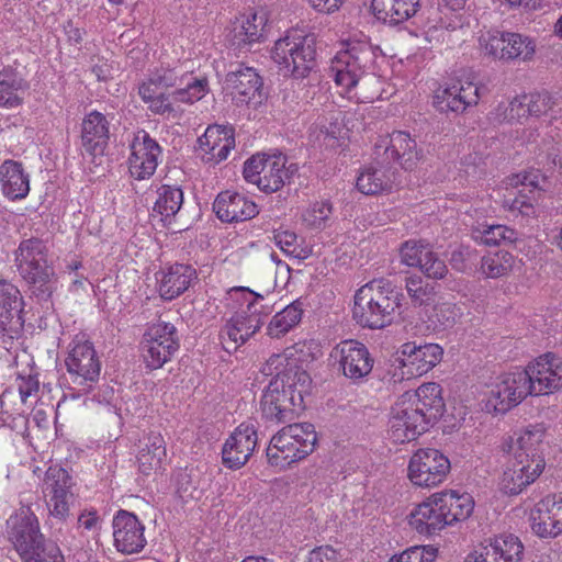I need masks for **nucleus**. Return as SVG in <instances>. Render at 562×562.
I'll return each instance as SVG.
<instances>
[{"label":"nucleus","instance_id":"6ab92c4d","mask_svg":"<svg viewBox=\"0 0 562 562\" xmlns=\"http://www.w3.org/2000/svg\"><path fill=\"white\" fill-rule=\"evenodd\" d=\"M128 159L130 173L136 180L148 179L154 175L158 165L161 148L145 131L138 132L132 146Z\"/></svg>","mask_w":562,"mask_h":562},{"label":"nucleus","instance_id":"6e6552de","mask_svg":"<svg viewBox=\"0 0 562 562\" xmlns=\"http://www.w3.org/2000/svg\"><path fill=\"white\" fill-rule=\"evenodd\" d=\"M479 44L484 56L505 63H528L537 49L533 37L516 32H486L480 36Z\"/></svg>","mask_w":562,"mask_h":562},{"label":"nucleus","instance_id":"2f4dec72","mask_svg":"<svg viewBox=\"0 0 562 562\" xmlns=\"http://www.w3.org/2000/svg\"><path fill=\"white\" fill-rule=\"evenodd\" d=\"M167 457L166 442L158 432H150L143 441L137 456L138 469L145 475L157 472Z\"/></svg>","mask_w":562,"mask_h":562},{"label":"nucleus","instance_id":"c9c22d12","mask_svg":"<svg viewBox=\"0 0 562 562\" xmlns=\"http://www.w3.org/2000/svg\"><path fill=\"white\" fill-rule=\"evenodd\" d=\"M29 88L27 82L13 70L0 71V108L13 109L23 103L22 93Z\"/></svg>","mask_w":562,"mask_h":562},{"label":"nucleus","instance_id":"ddd939ff","mask_svg":"<svg viewBox=\"0 0 562 562\" xmlns=\"http://www.w3.org/2000/svg\"><path fill=\"white\" fill-rule=\"evenodd\" d=\"M330 357L338 363L344 376L357 383L370 374L374 360L369 349L357 340H344L331 351Z\"/></svg>","mask_w":562,"mask_h":562},{"label":"nucleus","instance_id":"ea45409f","mask_svg":"<svg viewBox=\"0 0 562 562\" xmlns=\"http://www.w3.org/2000/svg\"><path fill=\"white\" fill-rule=\"evenodd\" d=\"M179 348V340H166V344L156 341H143V357L146 367L155 370L161 368L171 359Z\"/></svg>","mask_w":562,"mask_h":562},{"label":"nucleus","instance_id":"1a4fd4ad","mask_svg":"<svg viewBox=\"0 0 562 562\" xmlns=\"http://www.w3.org/2000/svg\"><path fill=\"white\" fill-rule=\"evenodd\" d=\"M286 157L258 153L248 159V183L256 184L259 190L272 193L290 182L297 171L295 164L286 165Z\"/></svg>","mask_w":562,"mask_h":562},{"label":"nucleus","instance_id":"58836bf2","mask_svg":"<svg viewBox=\"0 0 562 562\" xmlns=\"http://www.w3.org/2000/svg\"><path fill=\"white\" fill-rule=\"evenodd\" d=\"M245 329V312H236L221 331L222 345L227 352H237L246 342Z\"/></svg>","mask_w":562,"mask_h":562},{"label":"nucleus","instance_id":"bb28decb","mask_svg":"<svg viewBox=\"0 0 562 562\" xmlns=\"http://www.w3.org/2000/svg\"><path fill=\"white\" fill-rule=\"evenodd\" d=\"M109 140V122L106 117L93 111L89 113L83 122L81 130V144L85 150L92 155H103Z\"/></svg>","mask_w":562,"mask_h":562},{"label":"nucleus","instance_id":"cd10ccee","mask_svg":"<svg viewBox=\"0 0 562 562\" xmlns=\"http://www.w3.org/2000/svg\"><path fill=\"white\" fill-rule=\"evenodd\" d=\"M420 0H372V10L378 20L389 25H398L415 16Z\"/></svg>","mask_w":562,"mask_h":562},{"label":"nucleus","instance_id":"393cba45","mask_svg":"<svg viewBox=\"0 0 562 562\" xmlns=\"http://www.w3.org/2000/svg\"><path fill=\"white\" fill-rule=\"evenodd\" d=\"M409 525L423 535H435L448 526L438 493L432 494L411 513Z\"/></svg>","mask_w":562,"mask_h":562},{"label":"nucleus","instance_id":"4d7b16f0","mask_svg":"<svg viewBox=\"0 0 562 562\" xmlns=\"http://www.w3.org/2000/svg\"><path fill=\"white\" fill-rule=\"evenodd\" d=\"M274 240L284 254L294 258H306L310 250H305L297 244V236L291 231H278L274 233Z\"/></svg>","mask_w":562,"mask_h":562},{"label":"nucleus","instance_id":"c85d7f7f","mask_svg":"<svg viewBox=\"0 0 562 562\" xmlns=\"http://www.w3.org/2000/svg\"><path fill=\"white\" fill-rule=\"evenodd\" d=\"M395 182V171L390 165L373 162L364 168L357 178L358 190L367 195L378 194L392 189Z\"/></svg>","mask_w":562,"mask_h":562},{"label":"nucleus","instance_id":"09e8293b","mask_svg":"<svg viewBox=\"0 0 562 562\" xmlns=\"http://www.w3.org/2000/svg\"><path fill=\"white\" fill-rule=\"evenodd\" d=\"M531 528L533 532L542 538L557 537L562 530H558V525L552 515L546 506L542 505V501L537 505L536 512L531 515Z\"/></svg>","mask_w":562,"mask_h":562},{"label":"nucleus","instance_id":"052dcab7","mask_svg":"<svg viewBox=\"0 0 562 562\" xmlns=\"http://www.w3.org/2000/svg\"><path fill=\"white\" fill-rule=\"evenodd\" d=\"M527 110L530 116L539 117L550 111L554 104L553 98L548 92L528 94Z\"/></svg>","mask_w":562,"mask_h":562},{"label":"nucleus","instance_id":"49530a36","mask_svg":"<svg viewBox=\"0 0 562 562\" xmlns=\"http://www.w3.org/2000/svg\"><path fill=\"white\" fill-rule=\"evenodd\" d=\"M269 97V90L265 87L263 78L255 68L248 67V108L251 105L254 110L266 109V102Z\"/></svg>","mask_w":562,"mask_h":562},{"label":"nucleus","instance_id":"338daca9","mask_svg":"<svg viewBox=\"0 0 562 562\" xmlns=\"http://www.w3.org/2000/svg\"><path fill=\"white\" fill-rule=\"evenodd\" d=\"M425 558V548L412 547L397 557H393L389 562H427Z\"/></svg>","mask_w":562,"mask_h":562},{"label":"nucleus","instance_id":"680f3d73","mask_svg":"<svg viewBox=\"0 0 562 562\" xmlns=\"http://www.w3.org/2000/svg\"><path fill=\"white\" fill-rule=\"evenodd\" d=\"M422 272L430 279L441 280L449 273L446 262L432 250L430 256L420 265Z\"/></svg>","mask_w":562,"mask_h":562},{"label":"nucleus","instance_id":"aec40b11","mask_svg":"<svg viewBox=\"0 0 562 562\" xmlns=\"http://www.w3.org/2000/svg\"><path fill=\"white\" fill-rule=\"evenodd\" d=\"M144 526L130 512L120 510L113 519V537L116 549L125 554L139 552L146 544Z\"/></svg>","mask_w":562,"mask_h":562},{"label":"nucleus","instance_id":"69168bd1","mask_svg":"<svg viewBox=\"0 0 562 562\" xmlns=\"http://www.w3.org/2000/svg\"><path fill=\"white\" fill-rule=\"evenodd\" d=\"M527 94L517 97L509 102L508 116L510 120H521L530 116V112L527 110L528 101H526Z\"/></svg>","mask_w":562,"mask_h":562},{"label":"nucleus","instance_id":"f257e3e1","mask_svg":"<svg viewBox=\"0 0 562 562\" xmlns=\"http://www.w3.org/2000/svg\"><path fill=\"white\" fill-rule=\"evenodd\" d=\"M313 359L305 342L295 344L282 355L269 359V370L274 369L277 373L260 401L262 415L267 419L284 423L304 408V396L308 394L312 383L306 367Z\"/></svg>","mask_w":562,"mask_h":562},{"label":"nucleus","instance_id":"4be33fe9","mask_svg":"<svg viewBox=\"0 0 562 562\" xmlns=\"http://www.w3.org/2000/svg\"><path fill=\"white\" fill-rule=\"evenodd\" d=\"M7 524L9 539L20 555L46 540L40 532L36 516L30 509H22L19 514L11 516Z\"/></svg>","mask_w":562,"mask_h":562},{"label":"nucleus","instance_id":"dca6fc26","mask_svg":"<svg viewBox=\"0 0 562 562\" xmlns=\"http://www.w3.org/2000/svg\"><path fill=\"white\" fill-rule=\"evenodd\" d=\"M165 91L171 87L184 85L183 88L175 90L170 97L176 102L193 103L201 100L209 92L206 78H192L188 75L179 77L175 69L160 67L149 75Z\"/></svg>","mask_w":562,"mask_h":562},{"label":"nucleus","instance_id":"9d476101","mask_svg":"<svg viewBox=\"0 0 562 562\" xmlns=\"http://www.w3.org/2000/svg\"><path fill=\"white\" fill-rule=\"evenodd\" d=\"M375 164L390 165L397 162L405 170H413L423 158L422 149L416 140L406 132L394 131L380 136L374 143Z\"/></svg>","mask_w":562,"mask_h":562},{"label":"nucleus","instance_id":"0e129e2a","mask_svg":"<svg viewBox=\"0 0 562 562\" xmlns=\"http://www.w3.org/2000/svg\"><path fill=\"white\" fill-rule=\"evenodd\" d=\"M542 505L549 510L558 525V530H562V493L548 495L542 499Z\"/></svg>","mask_w":562,"mask_h":562},{"label":"nucleus","instance_id":"5fc2aeb1","mask_svg":"<svg viewBox=\"0 0 562 562\" xmlns=\"http://www.w3.org/2000/svg\"><path fill=\"white\" fill-rule=\"evenodd\" d=\"M269 30L268 12L263 8L256 9L251 14V21L248 20V45L263 41Z\"/></svg>","mask_w":562,"mask_h":562},{"label":"nucleus","instance_id":"a18cd8bd","mask_svg":"<svg viewBox=\"0 0 562 562\" xmlns=\"http://www.w3.org/2000/svg\"><path fill=\"white\" fill-rule=\"evenodd\" d=\"M461 316V307H459L456 303L441 302L437 303L432 307V312L429 315V321L435 325V327L445 329L454 326Z\"/></svg>","mask_w":562,"mask_h":562},{"label":"nucleus","instance_id":"37998d69","mask_svg":"<svg viewBox=\"0 0 562 562\" xmlns=\"http://www.w3.org/2000/svg\"><path fill=\"white\" fill-rule=\"evenodd\" d=\"M199 480L198 470L193 468L179 469L175 474V486L178 496L183 501L199 498L201 495Z\"/></svg>","mask_w":562,"mask_h":562},{"label":"nucleus","instance_id":"8fccbe9b","mask_svg":"<svg viewBox=\"0 0 562 562\" xmlns=\"http://www.w3.org/2000/svg\"><path fill=\"white\" fill-rule=\"evenodd\" d=\"M510 267L512 256L507 251L490 254L481 261V271L487 278H499L506 274Z\"/></svg>","mask_w":562,"mask_h":562},{"label":"nucleus","instance_id":"412c9836","mask_svg":"<svg viewBox=\"0 0 562 562\" xmlns=\"http://www.w3.org/2000/svg\"><path fill=\"white\" fill-rule=\"evenodd\" d=\"M443 350L437 344L417 345L408 341L401 346L402 367L412 376H420L430 371L442 359Z\"/></svg>","mask_w":562,"mask_h":562},{"label":"nucleus","instance_id":"9b49d317","mask_svg":"<svg viewBox=\"0 0 562 562\" xmlns=\"http://www.w3.org/2000/svg\"><path fill=\"white\" fill-rule=\"evenodd\" d=\"M528 395H532L528 372H525V369H519L496 378L486 406L504 414L517 406Z\"/></svg>","mask_w":562,"mask_h":562},{"label":"nucleus","instance_id":"a878e982","mask_svg":"<svg viewBox=\"0 0 562 562\" xmlns=\"http://www.w3.org/2000/svg\"><path fill=\"white\" fill-rule=\"evenodd\" d=\"M160 296L171 301L189 289L196 279V271L189 265L175 263L156 273Z\"/></svg>","mask_w":562,"mask_h":562},{"label":"nucleus","instance_id":"a19ab883","mask_svg":"<svg viewBox=\"0 0 562 562\" xmlns=\"http://www.w3.org/2000/svg\"><path fill=\"white\" fill-rule=\"evenodd\" d=\"M302 314V304L299 301L285 306L272 317L267 328L268 335L279 337L288 333L300 323Z\"/></svg>","mask_w":562,"mask_h":562},{"label":"nucleus","instance_id":"0eeeda50","mask_svg":"<svg viewBox=\"0 0 562 562\" xmlns=\"http://www.w3.org/2000/svg\"><path fill=\"white\" fill-rule=\"evenodd\" d=\"M271 57L284 76L306 78L316 66L315 38L288 33L276 42Z\"/></svg>","mask_w":562,"mask_h":562},{"label":"nucleus","instance_id":"20e7f679","mask_svg":"<svg viewBox=\"0 0 562 562\" xmlns=\"http://www.w3.org/2000/svg\"><path fill=\"white\" fill-rule=\"evenodd\" d=\"M402 296L389 280L374 279L356 292L352 317L362 327L383 328L393 322Z\"/></svg>","mask_w":562,"mask_h":562},{"label":"nucleus","instance_id":"f03ea898","mask_svg":"<svg viewBox=\"0 0 562 562\" xmlns=\"http://www.w3.org/2000/svg\"><path fill=\"white\" fill-rule=\"evenodd\" d=\"M441 386L431 382L403 393L392 408L390 437L394 442L415 440L445 412Z\"/></svg>","mask_w":562,"mask_h":562},{"label":"nucleus","instance_id":"72a5a7b5","mask_svg":"<svg viewBox=\"0 0 562 562\" xmlns=\"http://www.w3.org/2000/svg\"><path fill=\"white\" fill-rule=\"evenodd\" d=\"M183 203V192L178 187L164 184L157 190L151 216L158 217L165 226L171 225Z\"/></svg>","mask_w":562,"mask_h":562},{"label":"nucleus","instance_id":"3c124183","mask_svg":"<svg viewBox=\"0 0 562 562\" xmlns=\"http://www.w3.org/2000/svg\"><path fill=\"white\" fill-rule=\"evenodd\" d=\"M24 562H65L59 547L52 540H45L21 555Z\"/></svg>","mask_w":562,"mask_h":562},{"label":"nucleus","instance_id":"2eb2a0df","mask_svg":"<svg viewBox=\"0 0 562 562\" xmlns=\"http://www.w3.org/2000/svg\"><path fill=\"white\" fill-rule=\"evenodd\" d=\"M72 477L60 467H49L43 480V493L48 498L47 505L53 516L65 519L72 499Z\"/></svg>","mask_w":562,"mask_h":562},{"label":"nucleus","instance_id":"f704fd0d","mask_svg":"<svg viewBox=\"0 0 562 562\" xmlns=\"http://www.w3.org/2000/svg\"><path fill=\"white\" fill-rule=\"evenodd\" d=\"M364 76L352 60L345 57L344 52L335 57L328 69V77L345 92H350Z\"/></svg>","mask_w":562,"mask_h":562},{"label":"nucleus","instance_id":"5701e85b","mask_svg":"<svg viewBox=\"0 0 562 562\" xmlns=\"http://www.w3.org/2000/svg\"><path fill=\"white\" fill-rule=\"evenodd\" d=\"M202 159L206 162L218 164L226 159L229 150L235 146L232 127L212 125L198 139Z\"/></svg>","mask_w":562,"mask_h":562},{"label":"nucleus","instance_id":"bf43d9fd","mask_svg":"<svg viewBox=\"0 0 562 562\" xmlns=\"http://www.w3.org/2000/svg\"><path fill=\"white\" fill-rule=\"evenodd\" d=\"M144 340L166 344V340H179L177 328L169 323H158L150 326L145 335Z\"/></svg>","mask_w":562,"mask_h":562},{"label":"nucleus","instance_id":"423d86ee","mask_svg":"<svg viewBox=\"0 0 562 562\" xmlns=\"http://www.w3.org/2000/svg\"><path fill=\"white\" fill-rule=\"evenodd\" d=\"M316 431L308 423L291 424L280 429L266 449L271 465L286 468L313 452Z\"/></svg>","mask_w":562,"mask_h":562},{"label":"nucleus","instance_id":"f3484780","mask_svg":"<svg viewBox=\"0 0 562 562\" xmlns=\"http://www.w3.org/2000/svg\"><path fill=\"white\" fill-rule=\"evenodd\" d=\"M525 372H528L532 396L549 394L562 386V361L551 352L530 362Z\"/></svg>","mask_w":562,"mask_h":562},{"label":"nucleus","instance_id":"c03bdc74","mask_svg":"<svg viewBox=\"0 0 562 562\" xmlns=\"http://www.w3.org/2000/svg\"><path fill=\"white\" fill-rule=\"evenodd\" d=\"M432 247L424 240H407L401 247V261L408 267L419 268L430 256Z\"/></svg>","mask_w":562,"mask_h":562},{"label":"nucleus","instance_id":"7c9ffc66","mask_svg":"<svg viewBox=\"0 0 562 562\" xmlns=\"http://www.w3.org/2000/svg\"><path fill=\"white\" fill-rule=\"evenodd\" d=\"M0 182L2 192L11 200L23 199L30 191L29 175L15 160L8 159L0 166Z\"/></svg>","mask_w":562,"mask_h":562},{"label":"nucleus","instance_id":"a211bd4d","mask_svg":"<svg viewBox=\"0 0 562 562\" xmlns=\"http://www.w3.org/2000/svg\"><path fill=\"white\" fill-rule=\"evenodd\" d=\"M479 99V87L475 83L456 80L436 91L434 106L441 113H463L468 108L476 105Z\"/></svg>","mask_w":562,"mask_h":562},{"label":"nucleus","instance_id":"4c0bfd02","mask_svg":"<svg viewBox=\"0 0 562 562\" xmlns=\"http://www.w3.org/2000/svg\"><path fill=\"white\" fill-rule=\"evenodd\" d=\"M428 20L434 22V29L454 30L457 21L450 13L464 8L467 0H428Z\"/></svg>","mask_w":562,"mask_h":562},{"label":"nucleus","instance_id":"473e14b6","mask_svg":"<svg viewBox=\"0 0 562 562\" xmlns=\"http://www.w3.org/2000/svg\"><path fill=\"white\" fill-rule=\"evenodd\" d=\"M448 526L468 519L474 509V501L469 493L445 491L438 493Z\"/></svg>","mask_w":562,"mask_h":562},{"label":"nucleus","instance_id":"774afa93","mask_svg":"<svg viewBox=\"0 0 562 562\" xmlns=\"http://www.w3.org/2000/svg\"><path fill=\"white\" fill-rule=\"evenodd\" d=\"M138 93L143 101H145L165 94V91L150 76H148L147 80L139 86Z\"/></svg>","mask_w":562,"mask_h":562},{"label":"nucleus","instance_id":"39448f33","mask_svg":"<svg viewBox=\"0 0 562 562\" xmlns=\"http://www.w3.org/2000/svg\"><path fill=\"white\" fill-rule=\"evenodd\" d=\"M15 262L31 295L47 302L57 289L58 278L48 260L46 244L37 237L23 239L15 251Z\"/></svg>","mask_w":562,"mask_h":562},{"label":"nucleus","instance_id":"f8f14e48","mask_svg":"<svg viewBox=\"0 0 562 562\" xmlns=\"http://www.w3.org/2000/svg\"><path fill=\"white\" fill-rule=\"evenodd\" d=\"M449 459L437 449H419L409 460L408 479L414 485L434 487L442 483L450 471Z\"/></svg>","mask_w":562,"mask_h":562},{"label":"nucleus","instance_id":"4468645a","mask_svg":"<svg viewBox=\"0 0 562 562\" xmlns=\"http://www.w3.org/2000/svg\"><path fill=\"white\" fill-rule=\"evenodd\" d=\"M71 381L82 390H89L99 380L101 362L92 344H76L65 360Z\"/></svg>","mask_w":562,"mask_h":562},{"label":"nucleus","instance_id":"6e6d98bb","mask_svg":"<svg viewBox=\"0 0 562 562\" xmlns=\"http://www.w3.org/2000/svg\"><path fill=\"white\" fill-rule=\"evenodd\" d=\"M480 239L484 245L498 246L502 243H514L517 233L505 225H491L482 231Z\"/></svg>","mask_w":562,"mask_h":562},{"label":"nucleus","instance_id":"864d4df0","mask_svg":"<svg viewBox=\"0 0 562 562\" xmlns=\"http://www.w3.org/2000/svg\"><path fill=\"white\" fill-rule=\"evenodd\" d=\"M333 214V204L328 201H319L312 204L302 215L303 222L314 228L325 226Z\"/></svg>","mask_w":562,"mask_h":562},{"label":"nucleus","instance_id":"13d9d810","mask_svg":"<svg viewBox=\"0 0 562 562\" xmlns=\"http://www.w3.org/2000/svg\"><path fill=\"white\" fill-rule=\"evenodd\" d=\"M405 288L414 305H423L431 295V289L424 284L423 279L418 276L406 278Z\"/></svg>","mask_w":562,"mask_h":562},{"label":"nucleus","instance_id":"c756f323","mask_svg":"<svg viewBox=\"0 0 562 562\" xmlns=\"http://www.w3.org/2000/svg\"><path fill=\"white\" fill-rule=\"evenodd\" d=\"M248 295L252 296L251 301L248 300V330L251 329V334H255L272 313L273 281L271 276H269L267 284L259 291L248 288Z\"/></svg>","mask_w":562,"mask_h":562},{"label":"nucleus","instance_id":"e2e57ef3","mask_svg":"<svg viewBox=\"0 0 562 562\" xmlns=\"http://www.w3.org/2000/svg\"><path fill=\"white\" fill-rule=\"evenodd\" d=\"M342 554L330 546H321L313 549L306 562H340Z\"/></svg>","mask_w":562,"mask_h":562},{"label":"nucleus","instance_id":"de8ad7c7","mask_svg":"<svg viewBox=\"0 0 562 562\" xmlns=\"http://www.w3.org/2000/svg\"><path fill=\"white\" fill-rule=\"evenodd\" d=\"M344 53L345 57L352 60L364 75L370 74L373 69L376 55L370 44L355 43Z\"/></svg>","mask_w":562,"mask_h":562},{"label":"nucleus","instance_id":"b1692460","mask_svg":"<svg viewBox=\"0 0 562 562\" xmlns=\"http://www.w3.org/2000/svg\"><path fill=\"white\" fill-rule=\"evenodd\" d=\"M524 552V546L514 535H503L491 541L469 557L477 562H520Z\"/></svg>","mask_w":562,"mask_h":562},{"label":"nucleus","instance_id":"603ef678","mask_svg":"<svg viewBox=\"0 0 562 562\" xmlns=\"http://www.w3.org/2000/svg\"><path fill=\"white\" fill-rule=\"evenodd\" d=\"M241 425L236 429V431L226 440L223 451L222 459L223 463L229 469H239L244 464H246V453L241 449H239L237 436L241 435L240 430Z\"/></svg>","mask_w":562,"mask_h":562},{"label":"nucleus","instance_id":"79ce46f5","mask_svg":"<svg viewBox=\"0 0 562 562\" xmlns=\"http://www.w3.org/2000/svg\"><path fill=\"white\" fill-rule=\"evenodd\" d=\"M21 301L20 292L13 284L0 281V323L2 325L21 312Z\"/></svg>","mask_w":562,"mask_h":562},{"label":"nucleus","instance_id":"7ed1b4c3","mask_svg":"<svg viewBox=\"0 0 562 562\" xmlns=\"http://www.w3.org/2000/svg\"><path fill=\"white\" fill-rule=\"evenodd\" d=\"M546 429L542 425L527 427L508 445V461L499 481L507 495H518L533 483L546 467L543 457Z\"/></svg>","mask_w":562,"mask_h":562},{"label":"nucleus","instance_id":"e433bc0d","mask_svg":"<svg viewBox=\"0 0 562 562\" xmlns=\"http://www.w3.org/2000/svg\"><path fill=\"white\" fill-rule=\"evenodd\" d=\"M213 210L222 222H243L246 211V196L239 193L222 192L213 203Z\"/></svg>","mask_w":562,"mask_h":562}]
</instances>
